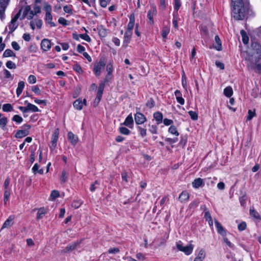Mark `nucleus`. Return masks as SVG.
I'll use <instances>...</instances> for the list:
<instances>
[{"label": "nucleus", "instance_id": "obj_59", "mask_svg": "<svg viewBox=\"0 0 261 261\" xmlns=\"http://www.w3.org/2000/svg\"><path fill=\"white\" fill-rule=\"evenodd\" d=\"M32 90L34 93H35L36 94H37L38 95H40V94H41L40 90L39 88H38V87L37 86H33L32 87Z\"/></svg>", "mask_w": 261, "mask_h": 261}, {"label": "nucleus", "instance_id": "obj_56", "mask_svg": "<svg viewBox=\"0 0 261 261\" xmlns=\"http://www.w3.org/2000/svg\"><path fill=\"white\" fill-rule=\"evenodd\" d=\"M63 10L65 12L72 14L73 13V10L70 8V7L67 5L64 6L63 7Z\"/></svg>", "mask_w": 261, "mask_h": 261}, {"label": "nucleus", "instance_id": "obj_10", "mask_svg": "<svg viewBox=\"0 0 261 261\" xmlns=\"http://www.w3.org/2000/svg\"><path fill=\"white\" fill-rule=\"evenodd\" d=\"M157 11L156 7L154 6H152V9L148 11L147 17L149 20L150 24H153L154 23L153 16L156 15Z\"/></svg>", "mask_w": 261, "mask_h": 261}, {"label": "nucleus", "instance_id": "obj_4", "mask_svg": "<svg viewBox=\"0 0 261 261\" xmlns=\"http://www.w3.org/2000/svg\"><path fill=\"white\" fill-rule=\"evenodd\" d=\"M21 10V9H20L18 12L12 18L8 25L9 29L10 30L9 32V34L13 32L18 27V23L17 22V20L20 16Z\"/></svg>", "mask_w": 261, "mask_h": 261}, {"label": "nucleus", "instance_id": "obj_27", "mask_svg": "<svg viewBox=\"0 0 261 261\" xmlns=\"http://www.w3.org/2000/svg\"><path fill=\"white\" fill-rule=\"evenodd\" d=\"M224 94L227 97H231L233 94V90L231 87H226L224 90Z\"/></svg>", "mask_w": 261, "mask_h": 261}, {"label": "nucleus", "instance_id": "obj_34", "mask_svg": "<svg viewBox=\"0 0 261 261\" xmlns=\"http://www.w3.org/2000/svg\"><path fill=\"white\" fill-rule=\"evenodd\" d=\"M169 132L172 135L178 136L179 133L177 130V128L174 125H171L168 130Z\"/></svg>", "mask_w": 261, "mask_h": 261}, {"label": "nucleus", "instance_id": "obj_46", "mask_svg": "<svg viewBox=\"0 0 261 261\" xmlns=\"http://www.w3.org/2000/svg\"><path fill=\"white\" fill-rule=\"evenodd\" d=\"M205 257V253L203 249H201L198 253V256L196 257L198 258L203 260Z\"/></svg>", "mask_w": 261, "mask_h": 261}, {"label": "nucleus", "instance_id": "obj_25", "mask_svg": "<svg viewBox=\"0 0 261 261\" xmlns=\"http://www.w3.org/2000/svg\"><path fill=\"white\" fill-rule=\"evenodd\" d=\"M216 45L214 46V48L217 50L220 51L222 50V44L220 38L218 35L215 36V38Z\"/></svg>", "mask_w": 261, "mask_h": 261}, {"label": "nucleus", "instance_id": "obj_36", "mask_svg": "<svg viewBox=\"0 0 261 261\" xmlns=\"http://www.w3.org/2000/svg\"><path fill=\"white\" fill-rule=\"evenodd\" d=\"M119 130V132L123 135H128L130 133V131L125 127H120Z\"/></svg>", "mask_w": 261, "mask_h": 261}, {"label": "nucleus", "instance_id": "obj_17", "mask_svg": "<svg viewBox=\"0 0 261 261\" xmlns=\"http://www.w3.org/2000/svg\"><path fill=\"white\" fill-rule=\"evenodd\" d=\"M29 134V132L27 130L20 129L17 131L15 134V137L16 138H22L28 136Z\"/></svg>", "mask_w": 261, "mask_h": 261}, {"label": "nucleus", "instance_id": "obj_49", "mask_svg": "<svg viewBox=\"0 0 261 261\" xmlns=\"http://www.w3.org/2000/svg\"><path fill=\"white\" fill-rule=\"evenodd\" d=\"M154 105H155L154 101L152 98H150L149 99V100L146 103L147 107H148L150 109H151L153 107H154Z\"/></svg>", "mask_w": 261, "mask_h": 261}, {"label": "nucleus", "instance_id": "obj_40", "mask_svg": "<svg viewBox=\"0 0 261 261\" xmlns=\"http://www.w3.org/2000/svg\"><path fill=\"white\" fill-rule=\"evenodd\" d=\"M6 65L8 68L10 69L16 68V64L11 61H7L6 64Z\"/></svg>", "mask_w": 261, "mask_h": 261}, {"label": "nucleus", "instance_id": "obj_12", "mask_svg": "<svg viewBox=\"0 0 261 261\" xmlns=\"http://www.w3.org/2000/svg\"><path fill=\"white\" fill-rule=\"evenodd\" d=\"M41 46L44 51L48 50L51 46L50 41L47 39H43L41 41Z\"/></svg>", "mask_w": 261, "mask_h": 261}, {"label": "nucleus", "instance_id": "obj_50", "mask_svg": "<svg viewBox=\"0 0 261 261\" xmlns=\"http://www.w3.org/2000/svg\"><path fill=\"white\" fill-rule=\"evenodd\" d=\"M107 71L108 72V73L109 74H112L113 69V65L111 63H109L107 65Z\"/></svg>", "mask_w": 261, "mask_h": 261}, {"label": "nucleus", "instance_id": "obj_16", "mask_svg": "<svg viewBox=\"0 0 261 261\" xmlns=\"http://www.w3.org/2000/svg\"><path fill=\"white\" fill-rule=\"evenodd\" d=\"M133 32L129 31H126L124 34V40H123V45L126 47L128 44L129 43L132 35Z\"/></svg>", "mask_w": 261, "mask_h": 261}, {"label": "nucleus", "instance_id": "obj_31", "mask_svg": "<svg viewBox=\"0 0 261 261\" xmlns=\"http://www.w3.org/2000/svg\"><path fill=\"white\" fill-rule=\"evenodd\" d=\"M3 57H15L16 55L15 54L11 49H7L4 51L3 55Z\"/></svg>", "mask_w": 261, "mask_h": 261}, {"label": "nucleus", "instance_id": "obj_3", "mask_svg": "<svg viewBox=\"0 0 261 261\" xmlns=\"http://www.w3.org/2000/svg\"><path fill=\"white\" fill-rule=\"evenodd\" d=\"M251 47L254 51L253 55L249 58H255V60H260L261 59V46L257 42H253L251 44Z\"/></svg>", "mask_w": 261, "mask_h": 261}, {"label": "nucleus", "instance_id": "obj_11", "mask_svg": "<svg viewBox=\"0 0 261 261\" xmlns=\"http://www.w3.org/2000/svg\"><path fill=\"white\" fill-rule=\"evenodd\" d=\"M9 2V0H0V17L1 18L4 14V12Z\"/></svg>", "mask_w": 261, "mask_h": 261}, {"label": "nucleus", "instance_id": "obj_41", "mask_svg": "<svg viewBox=\"0 0 261 261\" xmlns=\"http://www.w3.org/2000/svg\"><path fill=\"white\" fill-rule=\"evenodd\" d=\"M98 34L101 37H105L107 35L106 29L101 27L98 29Z\"/></svg>", "mask_w": 261, "mask_h": 261}, {"label": "nucleus", "instance_id": "obj_14", "mask_svg": "<svg viewBox=\"0 0 261 261\" xmlns=\"http://www.w3.org/2000/svg\"><path fill=\"white\" fill-rule=\"evenodd\" d=\"M135 18L134 14H132L129 16V21L127 27L126 31L133 32V30L135 25Z\"/></svg>", "mask_w": 261, "mask_h": 261}, {"label": "nucleus", "instance_id": "obj_43", "mask_svg": "<svg viewBox=\"0 0 261 261\" xmlns=\"http://www.w3.org/2000/svg\"><path fill=\"white\" fill-rule=\"evenodd\" d=\"M188 113H189V115L190 116L192 120H197V119H198V114H197V113L196 112L192 111H190L188 112Z\"/></svg>", "mask_w": 261, "mask_h": 261}, {"label": "nucleus", "instance_id": "obj_42", "mask_svg": "<svg viewBox=\"0 0 261 261\" xmlns=\"http://www.w3.org/2000/svg\"><path fill=\"white\" fill-rule=\"evenodd\" d=\"M43 9L46 12V14L51 12V7L47 3H44Z\"/></svg>", "mask_w": 261, "mask_h": 261}, {"label": "nucleus", "instance_id": "obj_58", "mask_svg": "<svg viewBox=\"0 0 261 261\" xmlns=\"http://www.w3.org/2000/svg\"><path fill=\"white\" fill-rule=\"evenodd\" d=\"M248 115L247 116V120H250L253 117L255 116V112H252L251 110H249L248 112Z\"/></svg>", "mask_w": 261, "mask_h": 261}, {"label": "nucleus", "instance_id": "obj_29", "mask_svg": "<svg viewBox=\"0 0 261 261\" xmlns=\"http://www.w3.org/2000/svg\"><path fill=\"white\" fill-rule=\"evenodd\" d=\"M73 106L76 110H81L83 108V101L78 99L73 102Z\"/></svg>", "mask_w": 261, "mask_h": 261}, {"label": "nucleus", "instance_id": "obj_53", "mask_svg": "<svg viewBox=\"0 0 261 261\" xmlns=\"http://www.w3.org/2000/svg\"><path fill=\"white\" fill-rule=\"evenodd\" d=\"M10 193L8 190H5L4 193V203L6 204L7 201L8 200Z\"/></svg>", "mask_w": 261, "mask_h": 261}, {"label": "nucleus", "instance_id": "obj_24", "mask_svg": "<svg viewBox=\"0 0 261 261\" xmlns=\"http://www.w3.org/2000/svg\"><path fill=\"white\" fill-rule=\"evenodd\" d=\"M47 213V210L44 207H41L38 210L37 219L39 220L43 218V216Z\"/></svg>", "mask_w": 261, "mask_h": 261}, {"label": "nucleus", "instance_id": "obj_22", "mask_svg": "<svg viewBox=\"0 0 261 261\" xmlns=\"http://www.w3.org/2000/svg\"><path fill=\"white\" fill-rule=\"evenodd\" d=\"M24 84L25 83L23 81H20L18 83V87L16 89V94L18 97L21 94L24 87Z\"/></svg>", "mask_w": 261, "mask_h": 261}, {"label": "nucleus", "instance_id": "obj_38", "mask_svg": "<svg viewBox=\"0 0 261 261\" xmlns=\"http://www.w3.org/2000/svg\"><path fill=\"white\" fill-rule=\"evenodd\" d=\"M30 9H31L30 7L29 6H27L25 7L23 12L22 16L21 18H20L21 20H22L25 17H27V16L29 14V12L30 13V12L31 11Z\"/></svg>", "mask_w": 261, "mask_h": 261}, {"label": "nucleus", "instance_id": "obj_48", "mask_svg": "<svg viewBox=\"0 0 261 261\" xmlns=\"http://www.w3.org/2000/svg\"><path fill=\"white\" fill-rule=\"evenodd\" d=\"M169 31L170 30L168 28H164L162 33V37L164 39H166L167 38V36L169 33Z\"/></svg>", "mask_w": 261, "mask_h": 261}, {"label": "nucleus", "instance_id": "obj_47", "mask_svg": "<svg viewBox=\"0 0 261 261\" xmlns=\"http://www.w3.org/2000/svg\"><path fill=\"white\" fill-rule=\"evenodd\" d=\"M60 196V193L57 190H53L51 192V193L50 194V197L53 199H55L56 198H58Z\"/></svg>", "mask_w": 261, "mask_h": 261}, {"label": "nucleus", "instance_id": "obj_63", "mask_svg": "<svg viewBox=\"0 0 261 261\" xmlns=\"http://www.w3.org/2000/svg\"><path fill=\"white\" fill-rule=\"evenodd\" d=\"M119 252V249L118 248H110L108 250L109 253H117Z\"/></svg>", "mask_w": 261, "mask_h": 261}, {"label": "nucleus", "instance_id": "obj_64", "mask_svg": "<svg viewBox=\"0 0 261 261\" xmlns=\"http://www.w3.org/2000/svg\"><path fill=\"white\" fill-rule=\"evenodd\" d=\"M81 202L74 201L72 203V206L75 208H77L81 206Z\"/></svg>", "mask_w": 261, "mask_h": 261}, {"label": "nucleus", "instance_id": "obj_28", "mask_svg": "<svg viewBox=\"0 0 261 261\" xmlns=\"http://www.w3.org/2000/svg\"><path fill=\"white\" fill-rule=\"evenodd\" d=\"M45 19V21L50 25L51 27H55L56 25L55 23L51 21L53 19V16L51 14V13L46 14Z\"/></svg>", "mask_w": 261, "mask_h": 261}, {"label": "nucleus", "instance_id": "obj_30", "mask_svg": "<svg viewBox=\"0 0 261 261\" xmlns=\"http://www.w3.org/2000/svg\"><path fill=\"white\" fill-rule=\"evenodd\" d=\"M240 34L242 37V41L243 43L245 44H247L249 41V38L247 36L246 32L244 30H242L240 32Z\"/></svg>", "mask_w": 261, "mask_h": 261}, {"label": "nucleus", "instance_id": "obj_55", "mask_svg": "<svg viewBox=\"0 0 261 261\" xmlns=\"http://www.w3.org/2000/svg\"><path fill=\"white\" fill-rule=\"evenodd\" d=\"M246 223L245 222H241L238 225V229L240 231L244 230L246 228Z\"/></svg>", "mask_w": 261, "mask_h": 261}, {"label": "nucleus", "instance_id": "obj_37", "mask_svg": "<svg viewBox=\"0 0 261 261\" xmlns=\"http://www.w3.org/2000/svg\"><path fill=\"white\" fill-rule=\"evenodd\" d=\"M12 121L16 122L17 123H20L23 121L22 118L18 115H15L12 119Z\"/></svg>", "mask_w": 261, "mask_h": 261}, {"label": "nucleus", "instance_id": "obj_60", "mask_svg": "<svg viewBox=\"0 0 261 261\" xmlns=\"http://www.w3.org/2000/svg\"><path fill=\"white\" fill-rule=\"evenodd\" d=\"M163 122L165 125L168 126L171 125L173 123V121L171 119L165 118L164 119Z\"/></svg>", "mask_w": 261, "mask_h": 261}, {"label": "nucleus", "instance_id": "obj_6", "mask_svg": "<svg viewBox=\"0 0 261 261\" xmlns=\"http://www.w3.org/2000/svg\"><path fill=\"white\" fill-rule=\"evenodd\" d=\"M176 247L178 250L184 252L186 255L190 254L193 250V245L192 244H190L189 245L184 247L182 244L177 243Z\"/></svg>", "mask_w": 261, "mask_h": 261}, {"label": "nucleus", "instance_id": "obj_7", "mask_svg": "<svg viewBox=\"0 0 261 261\" xmlns=\"http://www.w3.org/2000/svg\"><path fill=\"white\" fill-rule=\"evenodd\" d=\"M81 243V241L71 243L66 246L65 248L62 251V252L63 253H68L77 249L79 247Z\"/></svg>", "mask_w": 261, "mask_h": 261}, {"label": "nucleus", "instance_id": "obj_32", "mask_svg": "<svg viewBox=\"0 0 261 261\" xmlns=\"http://www.w3.org/2000/svg\"><path fill=\"white\" fill-rule=\"evenodd\" d=\"M204 218L206 220V221H207L208 222L209 225L211 226H212L213 225V222L212 220V218L211 215V214L209 212H206L204 214Z\"/></svg>", "mask_w": 261, "mask_h": 261}, {"label": "nucleus", "instance_id": "obj_19", "mask_svg": "<svg viewBox=\"0 0 261 261\" xmlns=\"http://www.w3.org/2000/svg\"><path fill=\"white\" fill-rule=\"evenodd\" d=\"M153 117L156 121L157 124H159L163 121V114L159 112H155L153 114Z\"/></svg>", "mask_w": 261, "mask_h": 261}, {"label": "nucleus", "instance_id": "obj_21", "mask_svg": "<svg viewBox=\"0 0 261 261\" xmlns=\"http://www.w3.org/2000/svg\"><path fill=\"white\" fill-rule=\"evenodd\" d=\"M204 185L203 179L201 178H198L195 179L192 182V186L195 188H198L200 186Z\"/></svg>", "mask_w": 261, "mask_h": 261}, {"label": "nucleus", "instance_id": "obj_33", "mask_svg": "<svg viewBox=\"0 0 261 261\" xmlns=\"http://www.w3.org/2000/svg\"><path fill=\"white\" fill-rule=\"evenodd\" d=\"M13 110V107L10 103L4 104L3 106V111L4 112H11Z\"/></svg>", "mask_w": 261, "mask_h": 261}, {"label": "nucleus", "instance_id": "obj_39", "mask_svg": "<svg viewBox=\"0 0 261 261\" xmlns=\"http://www.w3.org/2000/svg\"><path fill=\"white\" fill-rule=\"evenodd\" d=\"M8 122V119L7 118L4 117L3 118H1L0 119V127H1L2 128H4V127L7 125V123Z\"/></svg>", "mask_w": 261, "mask_h": 261}, {"label": "nucleus", "instance_id": "obj_57", "mask_svg": "<svg viewBox=\"0 0 261 261\" xmlns=\"http://www.w3.org/2000/svg\"><path fill=\"white\" fill-rule=\"evenodd\" d=\"M28 81L30 84H34L36 82V78L33 75H30L28 77Z\"/></svg>", "mask_w": 261, "mask_h": 261}, {"label": "nucleus", "instance_id": "obj_5", "mask_svg": "<svg viewBox=\"0 0 261 261\" xmlns=\"http://www.w3.org/2000/svg\"><path fill=\"white\" fill-rule=\"evenodd\" d=\"M259 60H256L255 58H249L248 66L251 69L254 70L258 73H261V64L258 63Z\"/></svg>", "mask_w": 261, "mask_h": 261}, {"label": "nucleus", "instance_id": "obj_51", "mask_svg": "<svg viewBox=\"0 0 261 261\" xmlns=\"http://www.w3.org/2000/svg\"><path fill=\"white\" fill-rule=\"evenodd\" d=\"M67 173L66 171L63 170L62 172V175L61 177V181L62 183H64L66 182L67 179Z\"/></svg>", "mask_w": 261, "mask_h": 261}, {"label": "nucleus", "instance_id": "obj_45", "mask_svg": "<svg viewBox=\"0 0 261 261\" xmlns=\"http://www.w3.org/2000/svg\"><path fill=\"white\" fill-rule=\"evenodd\" d=\"M250 215L254 217L255 218L258 219L259 218V214L254 209L250 208Z\"/></svg>", "mask_w": 261, "mask_h": 261}, {"label": "nucleus", "instance_id": "obj_20", "mask_svg": "<svg viewBox=\"0 0 261 261\" xmlns=\"http://www.w3.org/2000/svg\"><path fill=\"white\" fill-rule=\"evenodd\" d=\"M14 219V217L12 216H10L4 222L2 229L5 228H8L10 227L13 224V220Z\"/></svg>", "mask_w": 261, "mask_h": 261}, {"label": "nucleus", "instance_id": "obj_54", "mask_svg": "<svg viewBox=\"0 0 261 261\" xmlns=\"http://www.w3.org/2000/svg\"><path fill=\"white\" fill-rule=\"evenodd\" d=\"M58 22L60 24H61L64 26H66L68 24V23H67V20H66L63 17H60L58 19Z\"/></svg>", "mask_w": 261, "mask_h": 261}, {"label": "nucleus", "instance_id": "obj_61", "mask_svg": "<svg viewBox=\"0 0 261 261\" xmlns=\"http://www.w3.org/2000/svg\"><path fill=\"white\" fill-rule=\"evenodd\" d=\"M12 46L14 49L16 50H18L20 49V46L19 44L15 41H13L12 42Z\"/></svg>", "mask_w": 261, "mask_h": 261}, {"label": "nucleus", "instance_id": "obj_26", "mask_svg": "<svg viewBox=\"0 0 261 261\" xmlns=\"http://www.w3.org/2000/svg\"><path fill=\"white\" fill-rule=\"evenodd\" d=\"M68 138L70 140L72 144H75L77 142L78 138L74 135L72 132H70L68 133Z\"/></svg>", "mask_w": 261, "mask_h": 261}, {"label": "nucleus", "instance_id": "obj_18", "mask_svg": "<svg viewBox=\"0 0 261 261\" xmlns=\"http://www.w3.org/2000/svg\"><path fill=\"white\" fill-rule=\"evenodd\" d=\"M189 193L185 191H182L181 193L179 195L178 197V200L181 202H185L186 201H187L189 199Z\"/></svg>", "mask_w": 261, "mask_h": 261}, {"label": "nucleus", "instance_id": "obj_1", "mask_svg": "<svg viewBox=\"0 0 261 261\" xmlns=\"http://www.w3.org/2000/svg\"><path fill=\"white\" fill-rule=\"evenodd\" d=\"M232 16L236 20H243L248 13L249 0H231Z\"/></svg>", "mask_w": 261, "mask_h": 261}, {"label": "nucleus", "instance_id": "obj_35", "mask_svg": "<svg viewBox=\"0 0 261 261\" xmlns=\"http://www.w3.org/2000/svg\"><path fill=\"white\" fill-rule=\"evenodd\" d=\"M137 129L139 133V134L142 137H144L146 135L147 129L144 127H142L141 126H138L137 127Z\"/></svg>", "mask_w": 261, "mask_h": 261}, {"label": "nucleus", "instance_id": "obj_52", "mask_svg": "<svg viewBox=\"0 0 261 261\" xmlns=\"http://www.w3.org/2000/svg\"><path fill=\"white\" fill-rule=\"evenodd\" d=\"M80 36L81 38L85 40V41L90 42L91 41V38L86 33L83 34H80Z\"/></svg>", "mask_w": 261, "mask_h": 261}, {"label": "nucleus", "instance_id": "obj_13", "mask_svg": "<svg viewBox=\"0 0 261 261\" xmlns=\"http://www.w3.org/2000/svg\"><path fill=\"white\" fill-rule=\"evenodd\" d=\"M215 223L217 227L218 232L223 237L225 236L226 235V231L220 223L217 220H215Z\"/></svg>", "mask_w": 261, "mask_h": 261}, {"label": "nucleus", "instance_id": "obj_15", "mask_svg": "<svg viewBox=\"0 0 261 261\" xmlns=\"http://www.w3.org/2000/svg\"><path fill=\"white\" fill-rule=\"evenodd\" d=\"M122 124L129 128H132L134 124V120L131 113L125 118V120Z\"/></svg>", "mask_w": 261, "mask_h": 261}, {"label": "nucleus", "instance_id": "obj_62", "mask_svg": "<svg viewBox=\"0 0 261 261\" xmlns=\"http://www.w3.org/2000/svg\"><path fill=\"white\" fill-rule=\"evenodd\" d=\"M121 177H122L123 180L125 181L126 182H128L127 174V173L126 172V171H123L121 173Z\"/></svg>", "mask_w": 261, "mask_h": 261}, {"label": "nucleus", "instance_id": "obj_8", "mask_svg": "<svg viewBox=\"0 0 261 261\" xmlns=\"http://www.w3.org/2000/svg\"><path fill=\"white\" fill-rule=\"evenodd\" d=\"M147 119L146 117L140 112H137L135 115V121L137 124H142Z\"/></svg>", "mask_w": 261, "mask_h": 261}, {"label": "nucleus", "instance_id": "obj_23", "mask_svg": "<svg viewBox=\"0 0 261 261\" xmlns=\"http://www.w3.org/2000/svg\"><path fill=\"white\" fill-rule=\"evenodd\" d=\"M25 103H27L28 111H31L33 112H36L40 111L37 107L31 103L28 102L27 101H25Z\"/></svg>", "mask_w": 261, "mask_h": 261}, {"label": "nucleus", "instance_id": "obj_2", "mask_svg": "<svg viewBox=\"0 0 261 261\" xmlns=\"http://www.w3.org/2000/svg\"><path fill=\"white\" fill-rule=\"evenodd\" d=\"M106 62L105 58L101 57L99 59L98 62L94 64L93 71L97 76H98L100 75L101 71L102 69H104V67L106 65Z\"/></svg>", "mask_w": 261, "mask_h": 261}, {"label": "nucleus", "instance_id": "obj_9", "mask_svg": "<svg viewBox=\"0 0 261 261\" xmlns=\"http://www.w3.org/2000/svg\"><path fill=\"white\" fill-rule=\"evenodd\" d=\"M59 134V128H57L55 129L51 137V146L50 147L51 149H53L56 147Z\"/></svg>", "mask_w": 261, "mask_h": 261}, {"label": "nucleus", "instance_id": "obj_44", "mask_svg": "<svg viewBox=\"0 0 261 261\" xmlns=\"http://www.w3.org/2000/svg\"><path fill=\"white\" fill-rule=\"evenodd\" d=\"M73 69L80 74L83 72L81 66L78 64H76L73 66Z\"/></svg>", "mask_w": 261, "mask_h": 261}]
</instances>
